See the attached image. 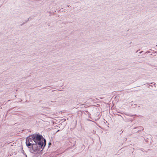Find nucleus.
Masks as SVG:
<instances>
[{
    "mask_svg": "<svg viewBox=\"0 0 157 157\" xmlns=\"http://www.w3.org/2000/svg\"><path fill=\"white\" fill-rule=\"evenodd\" d=\"M32 137L33 138L34 142L35 143H37L38 145H40V147L44 146V147L45 146L46 144V141L44 139L42 138L41 135L34 134L32 135Z\"/></svg>",
    "mask_w": 157,
    "mask_h": 157,
    "instance_id": "1",
    "label": "nucleus"
},
{
    "mask_svg": "<svg viewBox=\"0 0 157 157\" xmlns=\"http://www.w3.org/2000/svg\"><path fill=\"white\" fill-rule=\"evenodd\" d=\"M32 146V148L33 150L35 152L39 151L40 149L43 146L40 147V145H38L37 143H35V144H33L31 145Z\"/></svg>",
    "mask_w": 157,
    "mask_h": 157,
    "instance_id": "2",
    "label": "nucleus"
},
{
    "mask_svg": "<svg viewBox=\"0 0 157 157\" xmlns=\"http://www.w3.org/2000/svg\"><path fill=\"white\" fill-rule=\"evenodd\" d=\"M33 138H28L26 139V144L28 147L31 146L33 143Z\"/></svg>",
    "mask_w": 157,
    "mask_h": 157,
    "instance_id": "3",
    "label": "nucleus"
},
{
    "mask_svg": "<svg viewBox=\"0 0 157 157\" xmlns=\"http://www.w3.org/2000/svg\"><path fill=\"white\" fill-rule=\"evenodd\" d=\"M48 144H49V145H50L51 144V143H49Z\"/></svg>",
    "mask_w": 157,
    "mask_h": 157,
    "instance_id": "4",
    "label": "nucleus"
}]
</instances>
